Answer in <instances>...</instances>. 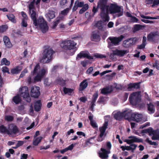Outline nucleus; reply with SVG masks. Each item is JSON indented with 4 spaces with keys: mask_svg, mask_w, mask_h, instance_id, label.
<instances>
[{
    "mask_svg": "<svg viewBox=\"0 0 159 159\" xmlns=\"http://www.w3.org/2000/svg\"><path fill=\"white\" fill-rule=\"evenodd\" d=\"M107 0H100L98 3L97 8L93 7L92 11L95 14L98 11V9L101 10L100 16L104 22H108L110 19L107 12L108 6L107 5Z\"/></svg>",
    "mask_w": 159,
    "mask_h": 159,
    "instance_id": "obj_1",
    "label": "nucleus"
},
{
    "mask_svg": "<svg viewBox=\"0 0 159 159\" xmlns=\"http://www.w3.org/2000/svg\"><path fill=\"white\" fill-rule=\"evenodd\" d=\"M31 17L33 20V24L36 26H39L41 31L43 33L47 32L48 29L47 23L42 17H39L37 21L36 16V12L31 10Z\"/></svg>",
    "mask_w": 159,
    "mask_h": 159,
    "instance_id": "obj_2",
    "label": "nucleus"
},
{
    "mask_svg": "<svg viewBox=\"0 0 159 159\" xmlns=\"http://www.w3.org/2000/svg\"><path fill=\"white\" fill-rule=\"evenodd\" d=\"M77 43L72 40H62L60 43V45L62 49L66 50H77L76 46Z\"/></svg>",
    "mask_w": 159,
    "mask_h": 159,
    "instance_id": "obj_3",
    "label": "nucleus"
},
{
    "mask_svg": "<svg viewBox=\"0 0 159 159\" xmlns=\"http://www.w3.org/2000/svg\"><path fill=\"white\" fill-rule=\"evenodd\" d=\"M108 6V12L109 11L111 14L117 13V17H120L123 15V12L122 11H121V7L116 3L111 4L109 7Z\"/></svg>",
    "mask_w": 159,
    "mask_h": 159,
    "instance_id": "obj_4",
    "label": "nucleus"
},
{
    "mask_svg": "<svg viewBox=\"0 0 159 159\" xmlns=\"http://www.w3.org/2000/svg\"><path fill=\"white\" fill-rule=\"evenodd\" d=\"M124 38L125 36L123 35L118 37H109L107 40L108 47H111L114 46L118 45L120 42H121Z\"/></svg>",
    "mask_w": 159,
    "mask_h": 159,
    "instance_id": "obj_5",
    "label": "nucleus"
},
{
    "mask_svg": "<svg viewBox=\"0 0 159 159\" xmlns=\"http://www.w3.org/2000/svg\"><path fill=\"white\" fill-rule=\"evenodd\" d=\"M141 97L140 92H136L131 94L129 98L130 103L134 105H137L140 102Z\"/></svg>",
    "mask_w": 159,
    "mask_h": 159,
    "instance_id": "obj_6",
    "label": "nucleus"
},
{
    "mask_svg": "<svg viewBox=\"0 0 159 159\" xmlns=\"http://www.w3.org/2000/svg\"><path fill=\"white\" fill-rule=\"evenodd\" d=\"M19 92L21 96L23 98L24 100L28 102H30L31 99L30 96L28 88L27 87L24 86L20 88L19 89Z\"/></svg>",
    "mask_w": 159,
    "mask_h": 159,
    "instance_id": "obj_7",
    "label": "nucleus"
},
{
    "mask_svg": "<svg viewBox=\"0 0 159 159\" xmlns=\"http://www.w3.org/2000/svg\"><path fill=\"white\" fill-rule=\"evenodd\" d=\"M55 52L51 48L46 49L43 53L42 60H45L47 59L45 63H48L52 59V55Z\"/></svg>",
    "mask_w": 159,
    "mask_h": 159,
    "instance_id": "obj_8",
    "label": "nucleus"
},
{
    "mask_svg": "<svg viewBox=\"0 0 159 159\" xmlns=\"http://www.w3.org/2000/svg\"><path fill=\"white\" fill-rule=\"evenodd\" d=\"M108 125V121H105L102 126L99 128V129L100 133L97 139L98 141L101 142L103 140V138L102 137L104 134L106 129L107 128Z\"/></svg>",
    "mask_w": 159,
    "mask_h": 159,
    "instance_id": "obj_9",
    "label": "nucleus"
},
{
    "mask_svg": "<svg viewBox=\"0 0 159 159\" xmlns=\"http://www.w3.org/2000/svg\"><path fill=\"white\" fill-rule=\"evenodd\" d=\"M137 41V39L136 38H129L124 41L122 45L125 48H129L134 44Z\"/></svg>",
    "mask_w": 159,
    "mask_h": 159,
    "instance_id": "obj_10",
    "label": "nucleus"
},
{
    "mask_svg": "<svg viewBox=\"0 0 159 159\" xmlns=\"http://www.w3.org/2000/svg\"><path fill=\"white\" fill-rule=\"evenodd\" d=\"M40 89L39 87L34 86L31 89L30 95L32 97L38 98L40 94Z\"/></svg>",
    "mask_w": 159,
    "mask_h": 159,
    "instance_id": "obj_11",
    "label": "nucleus"
},
{
    "mask_svg": "<svg viewBox=\"0 0 159 159\" xmlns=\"http://www.w3.org/2000/svg\"><path fill=\"white\" fill-rule=\"evenodd\" d=\"M131 119L136 122L143 123L144 121L143 119V115L135 112L131 115Z\"/></svg>",
    "mask_w": 159,
    "mask_h": 159,
    "instance_id": "obj_12",
    "label": "nucleus"
},
{
    "mask_svg": "<svg viewBox=\"0 0 159 159\" xmlns=\"http://www.w3.org/2000/svg\"><path fill=\"white\" fill-rule=\"evenodd\" d=\"M128 139H125L124 141L126 142L128 144H133V143H140L143 142V140L142 139H139L137 138L136 136H130L128 137Z\"/></svg>",
    "mask_w": 159,
    "mask_h": 159,
    "instance_id": "obj_13",
    "label": "nucleus"
},
{
    "mask_svg": "<svg viewBox=\"0 0 159 159\" xmlns=\"http://www.w3.org/2000/svg\"><path fill=\"white\" fill-rule=\"evenodd\" d=\"M152 135V139L153 140H157L159 139V129H157L153 130L152 128L150 127V135Z\"/></svg>",
    "mask_w": 159,
    "mask_h": 159,
    "instance_id": "obj_14",
    "label": "nucleus"
},
{
    "mask_svg": "<svg viewBox=\"0 0 159 159\" xmlns=\"http://www.w3.org/2000/svg\"><path fill=\"white\" fill-rule=\"evenodd\" d=\"M159 33L157 31L151 32L150 33V42L157 43L158 42Z\"/></svg>",
    "mask_w": 159,
    "mask_h": 159,
    "instance_id": "obj_15",
    "label": "nucleus"
},
{
    "mask_svg": "<svg viewBox=\"0 0 159 159\" xmlns=\"http://www.w3.org/2000/svg\"><path fill=\"white\" fill-rule=\"evenodd\" d=\"M100 150L102 152L98 153L99 157L102 159H108L110 151L103 148H101Z\"/></svg>",
    "mask_w": 159,
    "mask_h": 159,
    "instance_id": "obj_16",
    "label": "nucleus"
},
{
    "mask_svg": "<svg viewBox=\"0 0 159 159\" xmlns=\"http://www.w3.org/2000/svg\"><path fill=\"white\" fill-rule=\"evenodd\" d=\"M91 40L94 42H98L101 40L100 32L98 30L94 31L92 32Z\"/></svg>",
    "mask_w": 159,
    "mask_h": 159,
    "instance_id": "obj_17",
    "label": "nucleus"
},
{
    "mask_svg": "<svg viewBox=\"0 0 159 159\" xmlns=\"http://www.w3.org/2000/svg\"><path fill=\"white\" fill-rule=\"evenodd\" d=\"M82 57L86 58L90 60L93 59V56L89 55L88 53H84V51L80 52L77 55L76 59V60H79V58L80 59Z\"/></svg>",
    "mask_w": 159,
    "mask_h": 159,
    "instance_id": "obj_18",
    "label": "nucleus"
},
{
    "mask_svg": "<svg viewBox=\"0 0 159 159\" xmlns=\"http://www.w3.org/2000/svg\"><path fill=\"white\" fill-rule=\"evenodd\" d=\"M130 146H122L120 147V148L122 151H124L125 150L129 151L131 150L132 153L134 152V150L137 147V145L135 144H129Z\"/></svg>",
    "mask_w": 159,
    "mask_h": 159,
    "instance_id": "obj_19",
    "label": "nucleus"
},
{
    "mask_svg": "<svg viewBox=\"0 0 159 159\" xmlns=\"http://www.w3.org/2000/svg\"><path fill=\"white\" fill-rule=\"evenodd\" d=\"M128 52H129V51L127 50H119L116 49L113 51L112 54L113 55L122 57Z\"/></svg>",
    "mask_w": 159,
    "mask_h": 159,
    "instance_id": "obj_20",
    "label": "nucleus"
},
{
    "mask_svg": "<svg viewBox=\"0 0 159 159\" xmlns=\"http://www.w3.org/2000/svg\"><path fill=\"white\" fill-rule=\"evenodd\" d=\"M88 79H86L80 83L79 89V91H83L87 87L88 84Z\"/></svg>",
    "mask_w": 159,
    "mask_h": 159,
    "instance_id": "obj_21",
    "label": "nucleus"
},
{
    "mask_svg": "<svg viewBox=\"0 0 159 159\" xmlns=\"http://www.w3.org/2000/svg\"><path fill=\"white\" fill-rule=\"evenodd\" d=\"M3 41L7 48H12V45L8 37L7 36H4L3 37Z\"/></svg>",
    "mask_w": 159,
    "mask_h": 159,
    "instance_id": "obj_22",
    "label": "nucleus"
},
{
    "mask_svg": "<svg viewBox=\"0 0 159 159\" xmlns=\"http://www.w3.org/2000/svg\"><path fill=\"white\" fill-rule=\"evenodd\" d=\"M140 83H130L128 85L127 89L131 91L133 89H139L140 87Z\"/></svg>",
    "mask_w": 159,
    "mask_h": 159,
    "instance_id": "obj_23",
    "label": "nucleus"
},
{
    "mask_svg": "<svg viewBox=\"0 0 159 159\" xmlns=\"http://www.w3.org/2000/svg\"><path fill=\"white\" fill-rule=\"evenodd\" d=\"M22 70V67L18 66L11 70V72L12 74H17L19 73Z\"/></svg>",
    "mask_w": 159,
    "mask_h": 159,
    "instance_id": "obj_24",
    "label": "nucleus"
},
{
    "mask_svg": "<svg viewBox=\"0 0 159 159\" xmlns=\"http://www.w3.org/2000/svg\"><path fill=\"white\" fill-rule=\"evenodd\" d=\"M42 103L40 100H38L35 103L34 106V109L35 111L38 112L40 111Z\"/></svg>",
    "mask_w": 159,
    "mask_h": 159,
    "instance_id": "obj_25",
    "label": "nucleus"
},
{
    "mask_svg": "<svg viewBox=\"0 0 159 159\" xmlns=\"http://www.w3.org/2000/svg\"><path fill=\"white\" fill-rule=\"evenodd\" d=\"M0 133L3 134H7L9 136L10 134H11L10 131L3 125L0 126Z\"/></svg>",
    "mask_w": 159,
    "mask_h": 159,
    "instance_id": "obj_26",
    "label": "nucleus"
},
{
    "mask_svg": "<svg viewBox=\"0 0 159 159\" xmlns=\"http://www.w3.org/2000/svg\"><path fill=\"white\" fill-rule=\"evenodd\" d=\"M124 115V118L128 119L129 118L131 119V115L132 114L130 110H125L123 112Z\"/></svg>",
    "mask_w": 159,
    "mask_h": 159,
    "instance_id": "obj_27",
    "label": "nucleus"
},
{
    "mask_svg": "<svg viewBox=\"0 0 159 159\" xmlns=\"http://www.w3.org/2000/svg\"><path fill=\"white\" fill-rule=\"evenodd\" d=\"M123 113V112H117L114 115V117L116 120H120L124 118Z\"/></svg>",
    "mask_w": 159,
    "mask_h": 159,
    "instance_id": "obj_28",
    "label": "nucleus"
},
{
    "mask_svg": "<svg viewBox=\"0 0 159 159\" xmlns=\"http://www.w3.org/2000/svg\"><path fill=\"white\" fill-rule=\"evenodd\" d=\"M12 101L16 104H18L21 102V99L18 95H17L13 98Z\"/></svg>",
    "mask_w": 159,
    "mask_h": 159,
    "instance_id": "obj_29",
    "label": "nucleus"
},
{
    "mask_svg": "<svg viewBox=\"0 0 159 159\" xmlns=\"http://www.w3.org/2000/svg\"><path fill=\"white\" fill-rule=\"evenodd\" d=\"M73 91L72 89L67 88L65 87H63V91L65 94H68L69 95H70Z\"/></svg>",
    "mask_w": 159,
    "mask_h": 159,
    "instance_id": "obj_30",
    "label": "nucleus"
},
{
    "mask_svg": "<svg viewBox=\"0 0 159 159\" xmlns=\"http://www.w3.org/2000/svg\"><path fill=\"white\" fill-rule=\"evenodd\" d=\"M55 12L53 11H49L48 13L47 14V16L49 20L54 18L55 16Z\"/></svg>",
    "mask_w": 159,
    "mask_h": 159,
    "instance_id": "obj_31",
    "label": "nucleus"
},
{
    "mask_svg": "<svg viewBox=\"0 0 159 159\" xmlns=\"http://www.w3.org/2000/svg\"><path fill=\"white\" fill-rule=\"evenodd\" d=\"M82 7L79 11V13L80 14H82L87 11L89 9V6L88 4H85Z\"/></svg>",
    "mask_w": 159,
    "mask_h": 159,
    "instance_id": "obj_32",
    "label": "nucleus"
},
{
    "mask_svg": "<svg viewBox=\"0 0 159 159\" xmlns=\"http://www.w3.org/2000/svg\"><path fill=\"white\" fill-rule=\"evenodd\" d=\"M7 16L8 19L12 22L14 23L16 22V20L15 19V16L14 15L12 14H9L7 15Z\"/></svg>",
    "mask_w": 159,
    "mask_h": 159,
    "instance_id": "obj_33",
    "label": "nucleus"
},
{
    "mask_svg": "<svg viewBox=\"0 0 159 159\" xmlns=\"http://www.w3.org/2000/svg\"><path fill=\"white\" fill-rule=\"evenodd\" d=\"M43 139L42 137H39L37 138L33 142V144L34 146H37L41 142Z\"/></svg>",
    "mask_w": 159,
    "mask_h": 159,
    "instance_id": "obj_34",
    "label": "nucleus"
},
{
    "mask_svg": "<svg viewBox=\"0 0 159 159\" xmlns=\"http://www.w3.org/2000/svg\"><path fill=\"white\" fill-rule=\"evenodd\" d=\"M57 83L61 85V86H64L65 85V81L61 78H58L57 80Z\"/></svg>",
    "mask_w": 159,
    "mask_h": 159,
    "instance_id": "obj_35",
    "label": "nucleus"
},
{
    "mask_svg": "<svg viewBox=\"0 0 159 159\" xmlns=\"http://www.w3.org/2000/svg\"><path fill=\"white\" fill-rule=\"evenodd\" d=\"M10 132L11 133L10 135H11L12 133L16 134L19 132V129L16 125H14Z\"/></svg>",
    "mask_w": 159,
    "mask_h": 159,
    "instance_id": "obj_36",
    "label": "nucleus"
},
{
    "mask_svg": "<svg viewBox=\"0 0 159 159\" xmlns=\"http://www.w3.org/2000/svg\"><path fill=\"white\" fill-rule=\"evenodd\" d=\"M95 26L98 27V29L100 30H102L103 29L102 21L99 20L97 21L95 24Z\"/></svg>",
    "mask_w": 159,
    "mask_h": 159,
    "instance_id": "obj_37",
    "label": "nucleus"
},
{
    "mask_svg": "<svg viewBox=\"0 0 159 159\" xmlns=\"http://www.w3.org/2000/svg\"><path fill=\"white\" fill-rule=\"evenodd\" d=\"M40 68V66L39 65V64L38 63L34 67L33 70L31 71V73L33 75H35L36 74L38 73V70Z\"/></svg>",
    "mask_w": 159,
    "mask_h": 159,
    "instance_id": "obj_38",
    "label": "nucleus"
},
{
    "mask_svg": "<svg viewBox=\"0 0 159 159\" xmlns=\"http://www.w3.org/2000/svg\"><path fill=\"white\" fill-rule=\"evenodd\" d=\"M8 26L7 25H2L0 26V33H2L8 29Z\"/></svg>",
    "mask_w": 159,
    "mask_h": 159,
    "instance_id": "obj_39",
    "label": "nucleus"
},
{
    "mask_svg": "<svg viewBox=\"0 0 159 159\" xmlns=\"http://www.w3.org/2000/svg\"><path fill=\"white\" fill-rule=\"evenodd\" d=\"M1 64L2 65H5L7 66H9L10 64V62L6 58H4L2 59L1 60Z\"/></svg>",
    "mask_w": 159,
    "mask_h": 159,
    "instance_id": "obj_40",
    "label": "nucleus"
},
{
    "mask_svg": "<svg viewBox=\"0 0 159 159\" xmlns=\"http://www.w3.org/2000/svg\"><path fill=\"white\" fill-rule=\"evenodd\" d=\"M109 89L108 87L104 88L101 90V93L103 94H106L110 93Z\"/></svg>",
    "mask_w": 159,
    "mask_h": 159,
    "instance_id": "obj_41",
    "label": "nucleus"
},
{
    "mask_svg": "<svg viewBox=\"0 0 159 159\" xmlns=\"http://www.w3.org/2000/svg\"><path fill=\"white\" fill-rule=\"evenodd\" d=\"M35 2V0H33L31 2L29 5V8L30 12H31V10L34 8V4Z\"/></svg>",
    "mask_w": 159,
    "mask_h": 159,
    "instance_id": "obj_42",
    "label": "nucleus"
},
{
    "mask_svg": "<svg viewBox=\"0 0 159 159\" xmlns=\"http://www.w3.org/2000/svg\"><path fill=\"white\" fill-rule=\"evenodd\" d=\"M75 4L77 5V7H83L84 5L83 2H79L78 0L75 1Z\"/></svg>",
    "mask_w": 159,
    "mask_h": 159,
    "instance_id": "obj_43",
    "label": "nucleus"
},
{
    "mask_svg": "<svg viewBox=\"0 0 159 159\" xmlns=\"http://www.w3.org/2000/svg\"><path fill=\"white\" fill-rule=\"evenodd\" d=\"M143 27L142 25L139 24H136L134 25V30L135 31H137L141 30Z\"/></svg>",
    "mask_w": 159,
    "mask_h": 159,
    "instance_id": "obj_44",
    "label": "nucleus"
},
{
    "mask_svg": "<svg viewBox=\"0 0 159 159\" xmlns=\"http://www.w3.org/2000/svg\"><path fill=\"white\" fill-rule=\"evenodd\" d=\"M155 109L154 106L152 103L150 102V113H153L155 112Z\"/></svg>",
    "mask_w": 159,
    "mask_h": 159,
    "instance_id": "obj_45",
    "label": "nucleus"
},
{
    "mask_svg": "<svg viewBox=\"0 0 159 159\" xmlns=\"http://www.w3.org/2000/svg\"><path fill=\"white\" fill-rule=\"evenodd\" d=\"M46 73V70L44 68H42L37 74L42 77H43Z\"/></svg>",
    "mask_w": 159,
    "mask_h": 159,
    "instance_id": "obj_46",
    "label": "nucleus"
},
{
    "mask_svg": "<svg viewBox=\"0 0 159 159\" xmlns=\"http://www.w3.org/2000/svg\"><path fill=\"white\" fill-rule=\"evenodd\" d=\"M98 93L97 92L95 93L93 95L92 97L93 102H95L98 98Z\"/></svg>",
    "mask_w": 159,
    "mask_h": 159,
    "instance_id": "obj_47",
    "label": "nucleus"
},
{
    "mask_svg": "<svg viewBox=\"0 0 159 159\" xmlns=\"http://www.w3.org/2000/svg\"><path fill=\"white\" fill-rule=\"evenodd\" d=\"M43 78L38 74H37V75L34 78V80L35 81L39 82Z\"/></svg>",
    "mask_w": 159,
    "mask_h": 159,
    "instance_id": "obj_48",
    "label": "nucleus"
},
{
    "mask_svg": "<svg viewBox=\"0 0 159 159\" xmlns=\"http://www.w3.org/2000/svg\"><path fill=\"white\" fill-rule=\"evenodd\" d=\"M69 9L68 8H66L63 10L61 11V14L64 16L67 15L69 12Z\"/></svg>",
    "mask_w": 159,
    "mask_h": 159,
    "instance_id": "obj_49",
    "label": "nucleus"
},
{
    "mask_svg": "<svg viewBox=\"0 0 159 159\" xmlns=\"http://www.w3.org/2000/svg\"><path fill=\"white\" fill-rule=\"evenodd\" d=\"M27 72L28 70L26 68L24 69V70L21 72L19 77L20 78L23 77L25 75V74L27 73Z\"/></svg>",
    "mask_w": 159,
    "mask_h": 159,
    "instance_id": "obj_50",
    "label": "nucleus"
},
{
    "mask_svg": "<svg viewBox=\"0 0 159 159\" xmlns=\"http://www.w3.org/2000/svg\"><path fill=\"white\" fill-rule=\"evenodd\" d=\"M5 120L8 121H12L13 120V117L11 116H7L5 117Z\"/></svg>",
    "mask_w": 159,
    "mask_h": 159,
    "instance_id": "obj_51",
    "label": "nucleus"
},
{
    "mask_svg": "<svg viewBox=\"0 0 159 159\" xmlns=\"http://www.w3.org/2000/svg\"><path fill=\"white\" fill-rule=\"evenodd\" d=\"M111 144L110 142H108L107 143L106 145V148L107 150H108L109 151H110V150L111 149Z\"/></svg>",
    "mask_w": 159,
    "mask_h": 159,
    "instance_id": "obj_52",
    "label": "nucleus"
},
{
    "mask_svg": "<svg viewBox=\"0 0 159 159\" xmlns=\"http://www.w3.org/2000/svg\"><path fill=\"white\" fill-rule=\"evenodd\" d=\"M94 57L96 58H105L106 57V56L105 55L99 54L95 55Z\"/></svg>",
    "mask_w": 159,
    "mask_h": 159,
    "instance_id": "obj_53",
    "label": "nucleus"
},
{
    "mask_svg": "<svg viewBox=\"0 0 159 159\" xmlns=\"http://www.w3.org/2000/svg\"><path fill=\"white\" fill-rule=\"evenodd\" d=\"M130 21L133 23L138 22L139 19L133 16L130 19Z\"/></svg>",
    "mask_w": 159,
    "mask_h": 159,
    "instance_id": "obj_54",
    "label": "nucleus"
},
{
    "mask_svg": "<svg viewBox=\"0 0 159 159\" xmlns=\"http://www.w3.org/2000/svg\"><path fill=\"white\" fill-rule=\"evenodd\" d=\"M2 71L3 73H7L10 74L9 69L6 66L3 67L2 68Z\"/></svg>",
    "mask_w": 159,
    "mask_h": 159,
    "instance_id": "obj_55",
    "label": "nucleus"
},
{
    "mask_svg": "<svg viewBox=\"0 0 159 159\" xmlns=\"http://www.w3.org/2000/svg\"><path fill=\"white\" fill-rule=\"evenodd\" d=\"M159 4V0H154L153 1L152 5V7H153L156 6L158 5Z\"/></svg>",
    "mask_w": 159,
    "mask_h": 159,
    "instance_id": "obj_56",
    "label": "nucleus"
},
{
    "mask_svg": "<svg viewBox=\"0 0 159 159\" xmlns=\"http://www.w3.org/2000/svg\"><path fill=\"white\" fill-rule=\"evenodd\" d=\"M27 20L22 19V22L21 23L22 25V26L26 27L27 26Z\"/></svg>",
    "mask_w": 159,
    "mask_h": 159,
    "instance_id": "obj_57",
    "label": "nucleus"
},
{
    "mask_svg": "<svg viewBox=\"0 0 159 159\" xmlns=\"http://www.w3.org/2000/svg\"><path fill=\"white\" fill-rule=\"evenodd\" d=\"M93 70V67H90L87 70L86 73L87 74H90Z\"/></svg>",
    "mask_w": 159,
    "mask_h": 159,
    "instance_id": "obj_58",
    "label": "nucleus"
},
{
    "mask_svg": "<svg viewBox=\"0 0 159 159\" xmlns=\"http://www.w3.org/2000/svg\"><path fill=\"white\" fill-rule=\"evenodd\" d=\"M158 61H156L153 64V66L154 67L156 68L158 70H159V66L158 65Z\"/></svg>",
    "mask_w": 159,
    "mask_h": 159,
    "instance_id": "obj_59",
    "label": "nucleus"
},
{
    "mask_svg": "<svg viewBox=\"0 0 159 159\" xmlns=\"http://www.w3.org/2000/svg\"><path fill=\"white\" fill-rule=\"evenodd\" d=\"M146 45L145 44H144V43H142V44H141V45H138L137 47V49H143L144 48Z\"/></svg>",
    "mask_w": 159,
    "mask_h": 159,
    "instance_id": "obj_60",
    "label": "nucleus"
},
{
    "mask_svg": "<svg viewBox=\"0 0 159 159\" xmlns=\"http://www.w3.org/2000/svg\"><path fill=\"white\" fill-rule=\"evenodd\" d=\"M93 139V137H90V138L88 139L87 140H86V141L85 143V145L87 146L89 145V144H91L92 143L90 142V141L91 139Z\"/></svg>",
    "mask_w": 159,
    "mask_h": 159,
    "instance_id": "obj_61",
    "label": "nucleus"
},
{
    "mask_svg": "<svg viewBox=\"0 0 159 159\" xmlns=\"http://www.w3.org/2000/svg\"><path fill=\"white\" fill-rule=\"evenodd\" d=\"M79 100L80 102L85 103L87 100V98L85 97H82L80 98Z\"/></svg>",
    "mask_w": 159,
    "mask_h": 159,
    "instance_id": "obj_62",
    "label": "nucleus"
},
{
    "mask_svg": "<svg viewBox=\"0 0 159 159\" xmlns=\"http://www.w3.org/2000/svg\"><path fill=\"white\" fill-rule=\"evenodd\" d=\"M75 145V144L72 143L68 147L66 148L67 150V151L69 150H71L73 149V147Z\"/></svg>",
    "mask_w": 159,
    "mask_h": 159,
    "instance_id": "obj_63",
    "label": "nucleus"
},
{
    "mask_svg": "<svg viewBox=\"0 0 159 159\" xmlns=\"http://www.w3.org/2000/svg\"><path fill=\"white\" fill-rule=\"evenodd\" d=\"M105 100H104V98L103 96H101L99 98L98 100V102H102L103 103L105 102Z\"/></svg>",
    "mask_w": 159,
    "mask_h": 159,
    "instance_id": "obj_64",
    "label": "nucleus"
}]
</instances>
